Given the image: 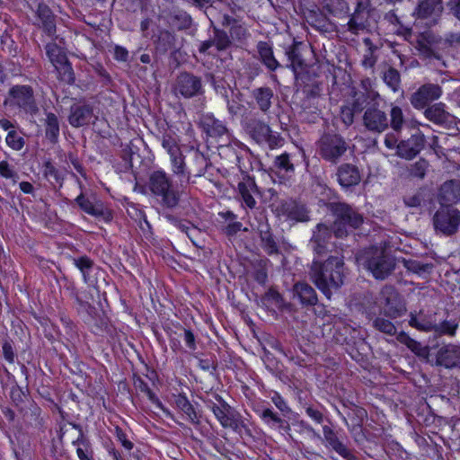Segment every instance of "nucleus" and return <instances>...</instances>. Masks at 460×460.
Wrapping results in <instances>:
<instances>
[{
    "mask_svg": "<svg viewBox=\"0 0 460 460\" xmlns=\"http://www.w3.org/2000/svg\"><path fill=\"white\" fill-rule=\"evenodd\" d=\"M312 278L316 287L330 298L332 290H337L343 284L344 262L340 255L329 257L322 265L314 262Z\"/></svg>",
    "mask_w": 460,
    "mask_h": 460,
    "instance_id": "f257e3e1",
    "label": "nucleus"
},
{
    "mask_svg": "<svg viewBox=\"0 0 460 460\" xmlns=\"http://www.w3.org/2000/svg\"><path fill=\"white\" fill-rule=\"evenodd\" d=\"M358 266L369 270L377 279L386 278L394 268L393 260L382 248L372 247L357 256Z\"/></svg>",
    "mask_w": 460,
    "mask_h": 460,
    "instance_id": "f03ea898",
    "label": "nucleus"
},
{
    "mask_svg": "<svg viewBox=\"0 0 460 460\" xmlns=\"http://www.w3.org/2000/svg\"><path fill=\"white\" fill-rule=\"evenodd\" d=\"M416 132L412 133L407 140L398 142V134L388 133L385 137V145L389 149H396L398 156L411 160L414 158L424 146V135L415 128Z\"/></svg>",
    "mask_w": 460,
    "mask_h": 460,
    "instance_id": "7ed1b4c3",
    "label": "nucleus"
},
{
    "mask_svg": "<svg viewBox=\"0 0 460 460\" xmlns=\"http://www.w3.org/2000/svg\"><path fill=\"white\" fill-rule=\"evenodd\" d=\"M4 105L14 112L18 111L33 115L38 111L32 90L27 85H15L12 87L4 102Z\"/></svg>",
    "mask_w": 460,
    "mask_h": 460,
    "instance_id": "20e7f679",
    "label": "nucleus"
},
{
    "mask_svg": "<svg viewBox=\"0 0 460 460\" xmlns=\"http://www.w3.org/2000/svg\"><path fill=\"white\" fill-rule=\"evenodd\" d=\"M333 210L336 215L333 232L337 237L348 234L349 231L358 228L363 223L362 217L348 205L336 204Z\"/></svg>",
    "mask_w": 460,
    "mask_h": 460,
    "instance_id": "39448f33",
    "label": "nucleus"
},
{
    "mask_svg": "<svg viewBox=\"0 0 460 460\" xmlns=\"http://www.w3.org/2000/svg\"><path fill=\"white\" fill-rule=\"evenodd\" d=\"M47 55L56 68L61 80L71 84L74 82V73L67 61L64 49L56 43H49L46 47Z\"/></svg>",
    "mask_w": 460,
    "mask_h": 460,
    "instance_id": "423d86ee",
    "label": "nucleus"
},
{
    "mask_svg": "<svg viewBox=\"0 0 460 460\" xmlns=\"http://www.w3.org/2000/svg\"><path fill=\"white\" fill-rule=\"evenodd\" d=\"M149 186L154 194L162 197L167 207L172 208L177 204V195L170 190V183L164 172H154L149 179Z\"/></svg>",
    "mask_w": 460,
    "mask_h": 460,
    "instance_id": "0eeeda50",
    "label": "nucleus"
},
{
    "mask_svg": "<svg viewBox=\"0 0 460 460\" xmlns=\"http://www.w3.org/2000/svg\"><path fill=\"white\" fill-rule=\"evenodd\" d=\"M460 224V212L453 208L442 207L434 217V226L437 230L451 234L456 231Z\"/></svg>",
    "mask_w": 460,
    "mask_h": 460,
    "instance_id": "6e6552de",
    "label": "nucleus"
},
{
    "mask_svg": "<svg viewBox=\"0 0 460 460\" xmlns=\"http://www.w3.org/2000/svg\"><path fill=\"white\" fill-rule=\"evenodd\" d=\"M378 303L383 306L385 313L391 317L400 316L406 310L400 296L393 287H385L381 290Z\"/></svg>",
    "mask_w": 460,
    "mask_h": 460,
    "instance_id": "1a4fd4ad",
    "label": "nucleus"
},
{
    "mask_svg": "<svg viewBox=\"0 0 460 460\" xmlns=\"http://www.w3.org/2000/svg\"><path fill=\"white\" fill-rule=\"evenodd\" d=\"M443 11L441 0H419L414 15L427 26L437 22Z\"/></svg>",
    "mask_w": 460,
    "mask_h": 460,
    "instance_id": "9d476101",
    "label": "nucleus"
},
{
    "mask_svg": "<svg viewBox=\"0 0 460 460\" xmlns=\"http://www.w3.org/2000/svg\"><path fill=\"white\" fill-rule=\"evenodd\" d=\"M346 150V144L340 136H324L321 139L320 152L325 160L336 161Z\"/></svg>",
    "mask_w": 460,
    "mask_h": 460,
    "instance_id": "9b49d317",
    "label": "nucleus"
},
{
    "mask_svg": "<svg viewBox=\"0 0 460 460\" xmlns=\"http://www.w3.org/2000/svg\"><path fill=\"white\" fill-rule=\"evenodd\" d=\"M371 13L368 0H358L357 8L348 22L349 30L353 33L370 26Z\"/></svg>",
    "mask_w": 460,
    "mask_h": 460,
    "instance_id": "f8f14e48",
    "label": "nucleus"
},
{
    "mask_svg": "<svg viewBox=\"0 0 460 460\" xmlns=\"http://www.w3.org/2000/svg\"><path fill=\"white\" fill-rule=\"evenodd\" d=\"M279 217H284L286 220L294 222H305L309 220L308 211L304 205L295 200H288L281 203L279 208H276Z\"/></svg>",
    "mask_w": 460,
    "mask_h": 460,
    "instance_id": "ddd939ff",
    "label": "nucleus"
},
{
    "mask_svg": "<svg viewBox=\"0 0 460 460\" xmlns=\"http://www.w3.org/2000/svg\"><path fill=\"white\" fill-rule=\"evenodd\" d=\"M442 94L441 88L437 84H424L411 97V103L416 109H423L429 102L438 99Z\"/></svg>",
    "mask_w": 460,
    "mask_h": 460,
    "instance_id": "4468645a",
    "label": "nucleus"
},
{
    "mask_svg": "<svg viewBox=\"0 0 460 460\" xmlns=\"http://www.w3.org/2000/svg\"><path fill=\"white\" fill-rule=\"evenodd\" d=\"M364 124L368 130L383 132L388 127V120L385 113L376 108H369L364 114Z\"/></svg>",
    "mask_w": 460,
    "mask_h": 460,
    "instance_id": "2eb2a0df",
    "label": "nucleus"
},
{
    "mask_svg": "<svg viewBox=\"0 0 460 460\" xmlns=\"http://www.w3.org/2000/svg\"><path fill=\"white\" fill-rule=\"evenodd\" d=\"M437 364L445 367L460 368V346L448 344L440 348L437 355Z\"/></svg>",
    "mask_w": 460,
    "mask_h": 460,
    "instance_id": "dca6fc26",
    "label": "nucleus"
},
{
    "mask_svg": "<svg viewBox=\"0 0 460 460\" xmlns=\"http://www.w3.org/2000/svg\"><path fill=\"white\" fill-rule=\"evenodd\" d=\"M442 44L445 43L440 40H438L429 32L420 34L417 40V48L419 51L427 58L434 57L438 58V50Z\"/></svg>",
    "mask_w": 460,
    "mask_h": 460,
    "instance_id": "f3484780",
    "label": "nucleus"
},
{
    "mask_svg": "<svg viewBox=\"0 0 460 460\" xmlns=\"http://www.w3.org/2000/svg\"><path fill=\"white\" fill-rule=\"evenodd\" d=\"M424 114L429 120L445 127H448L455 122V117L446 111V106L442 102L429 107Z\"/></svg>",
    "mask_w": 460,
    "mask_h": 460,
    "instance_id": "a211bd4d",
    "label": "nucleus"
},
{
    "mask_svg": "<svg viewBox=\"0 0 460 460\" xmlns=\"http://www.w3.org/2000/svg\"><path fill=\"white\" fill-rule=\"evenodd\" d=\"M439 202L442 207L460 200V181H446L439 190Z\"/></svg>",
    "mask_w": 460,
    "mask_h": 460,
    "instance_id": "6ab92c4d",
    "label": "nucleus"
},
{
    "mask_svg": "<svg viewBox=\"0 0 460 460\" xmlns=\"http://www.w3.org/2000/svg\"><path fill=\"white\" fill-rule=\"evenodd\" d=\"M295 172V167L288 154H282L274 161V173L279 177L278 182L283 183L289 180Z\"/></svg>",
    "mask_w": 460,
    "mask_h": 460,
    "instance_id": "aec40b11",
    "label": "nucleus"
},
{
    "mask_svg": "<svg viewBox=\"0 0 460 460\" xmlns=\"http://www.w3.org/2000/svg\"><path fill=\"white\" fill-rule=\"evenodd\" d=\"M193 1L198 6L201 7V8H205V13L211 22H213V19L219 20V17H217V10H219L220 13H223L224 20L227 19V14L225 12L229 7V4L226 0H193Z\"/></svg>",
    "mask_w": 460,
    "mask_h": 460,
    "instance_id": "412c9836",
    "label": "nucleus"
},
{
    "mask_svg": "<svg viewBox=\"0 0 460 460\" xmlns=\"http://www.w3.org/2000/svg\"><path fill=\"white\" fill-rule=\"evenodd\" d=\"M338 181L343 188H349L359 183L361 180L358 168L350 164H343L338 170Z\"/></svg>",
    "mask_w": 460,
    "mask_h": 460,
    "instance_id": "4be33fe9",
    "label": "nucleus"
},
{
    "mask_svg": "<svg viewBox=\"0 0 460 460\" xmlns=\"http://www.w3.org/2000/svg\"><path fill=\"white\" fill-rule=\"evenodd\" d=\"M200 89V81L189 74H182L178 78L176 90L185 97L195 95Z\"/></svg>",
    "mask_w": 460,
    "mask_h": 460,
    "instance_id": "5701e85b",
    "label": "nucleus"
},
{
    "mask_svg": "<svg viewBox=\"0 0 460 460\" xmlns=\"http://www.w3.org/2000/svg\"><path fill=\"white\" fill-rule=\"evenodd\" d=\"M238 191L241 196L243 205L249 208H253L256 206L254 196L257 194L258 190L252 179L247 178L239 182Z\"/></svg>",
    "mask_w": 460,
    "mask_h": 460,
    "instance_id": "b1692460",
    "label": "nucleus"
},
{
    "mask_svg": "<svg viewBox=\"0 0 460 460\" xmlns=\"http://www.w3.org/2000/svg\"><path fill=\"white\" fill-rule=\"evenodd\" d=\"M92 114L93 111L89 105L75 104L71 108L68 120L73 127H82L90 121Z\"/></svg>",
    "mask_w": 460,
    "mask_h": 460,
    "instance_id": "393cba45",
    "label": "nucleus"
},
{
    "mask_svg": "<svg viewBox=\"0 0 460 460\" xmlns=\"http://www.w3.org/2000/svg\"><path fill=\"white\" fill-rule=\"evenodd\" d=\"M331 238L332 233L329 228L323 224L318 225L311 240L315 252L323 253L327 248L328 240Z\"/></svg>",
    "mask_w": 460,
    "mask_h": 460,
    "instance_id": "a878e982",
    "label": "nucleus"
},
{
    "mask_svg": "<svg viewBox=\"0 0 460 460\" xmlns=\"http://www.w3.org/2000/svg\"><path fill=\"white\" fill-rule=\"evenodd\" d=\"M200 124L203 129L210 137H222L226 133L225 125L220 120L215 119L213 115H204L200 119Z\"/></svg>",
    "mask_w": 460,
    "mask_h": 460,
    "instance_id": "bb28decb",
    "label": "nucleus"
},
{
    "mask_svg": "<svg viewBox=\"0 0 460 460\" xmlns=\"http://www.w3.org/2000/svg\"><path fill=\"white\" fill-rule=\"evenodd\" d=\"M390 117L391 127L395 131L396 135L402 130L403 126L411 129H414L419 127V123L416 120H404L402 111L397 106L392 108Z\"/></svg>",
    "mask_w": 460,
    "mask_h": 460,
    "instance_id": "cd10ccee",
    "label": "nucleus"
},
{
    "mask_svg": "<svg viewBox=\"0 0 460 460\" xmlns=\"http://www.w3.org/2000/svg\"><path fill=\"white\" fill-rule=\"evenodd\" d=\"M294 296L304 305H314L317 301L314 289L306 283H297L295 285Z\"/></svg>",
    "mask_w": 460,
    "mask_h": 460,
    "instance_id": "c85d7f7f",
    "label": "nucleus"
},
{
    "mask_svg": "<svg viewBox=\"0 0 460 460\" xmlns=\"http://www.w3.org/2000/svg\"><path fill=\"white\" fill-rule=\"evenodd\" d=\"M258 51L262 63L271 71L276 70L279 66V63L273 56L271 46L267 42H259Z\"/></svg>",
    "mask_w": 460,
    "mask_h": 460,
    "instance_id": "c756f323",
    "label": "nucleus"
},
{
    "mask_svg": "<svg viewBox=\"0 0 460 460\" xmlns=\"http://www.w3.org/2000/svg\"><path fill=\"white\" fill-rule=\"evenodd\" d=\"M230 40L226 35V33L222 31H216L215 39L213 41H205L200 45L199 51L201 53H205L208 51L213 46L216 47L217 50L225 49L228 47Z\"/></svg>",
    "mask_w": 460,
    "mask_h": 460,
    "instance_id": "7c9ffc66",
    "label": "nucleus"
},
{
    "mask_svg": "<svg viewBox=\"0 0 460 460\" xmlns=\"http://www.w3.org/2000/svg\"><path fill=\"white\" fill-rule=\"evenodd\" d=\"M396 339L400 343L406 345L416 355L422 357V358L428 357V355H429L428 348L422 346L420 343L412 340L404 332H400L397 335Z\"/></svg>",
    "mask_w": 460,
    "mask_h": 460,
    "instance_id": "2f4dec72",
    "label": "nucleus"
},
{
    "mask_svg": "<svg viewBox=\"0 0 460 460\" xmlns=\"http://www.w3.org/2000/svg\"><path fill=\"white\" fill-rule=\"evenodd\" d=\"M364 102V95L357 98L352 107L345 106L341 108V117L342 121L348 126L353 122V117L355 112H358L362 109V102Z\"/></svg>",
    "mask_w": 460,
    "mask_h": 460,
    "instance_id": "473e14b6",
    "label": "nucleus"
},
{
    "mask_svg": "<svg viewBox=\"0 0 460 460\" xmlns=\"http://www.w3.org/2000/svg\"><path fill=\"white\" fill-rule=\"evenodd\" d=\"M213 412L221 425L225 428H234L235 421L229 414L228 410L223 406H213Z\"/></svg>",
    "mask_w": 460,
    "mask_h": 460,
    "instance_id": "72a5a7b5",
    "label": "nucleus"
},
{
    "mask_svg": "<svg viewBox=\"0 0 460 460\" xmlns=\"http://www.w3.org/2000/svg\"><path fill=\"white\" fill-rule=\"evenodd\" d=\"M59 135V123L57 116L53 113H48L46 117V136L51 140L56 141Z\"/></svg>",
    "mask_w": 460,
    "mask_h": 460,
    "instance_id": "f704fd0d",
    "label": "nucleus"
},
{
    "mask_svg": "<svg viewBox=\"0 0 460 460\" xmlns=\"http://www.w3.org/2000/svg\"><path fill=\"white\" fill-rule=\"evenodd\" d=\"M272 91L269 88H259L254 92V96L262 111H267L271 105Z\"/></svg>",
    "mask_w": 460,
    "mask_h": 460,
    "instance_id": "c9c22d12",
    "label": "nucleus"
},
{
    "mask_svg": "<svg viewBox=\"0 0 460 460\" xmlns=\"http://www.w3.org/2000/svg\"><path fill=\"white\" fill-rule=\"evenodd\" d=\"M162 146L167 151L170 156L181 152L179 140L172 136L164 135L163 137Z\"/></svg>",
    "mask_w": 460,
    "mask_h": 460,
    "instance_id": "e433bc0d",
    "label": "nucleus"
},
{
    "mask_svg": "<svg viewBox=\"0 0 460 460\" xmlns=\"http://www.w3.org/2000/svg\"><path fill=\"white\" fill-rule=\"evenodd\" d=\"M288 55V60L290 61L289 66L293 70L296 77H297L304 71V61L295 50L289 51Z\"/></svg>",
    "mask_w": 460,
    "mask_h": 460,
    "instance_id": "4c0bfd02",
    "label": "nucleus"
},
{
    "mask_svg": "<svg viewBox=\"0 0 460 460\" xmlns=\"http://www.w3.org/2000/svg\"><path fill=\"white\" fill-rule=\"evenodd\" d=\"M328 10L336 14L347 13L349 5L344 0H325Z\"/></svg>",
    "mask_w": 460,
    "mask_h": 460,
    "instance_id": "58836bf2",
    "label": "nucleus"
},
{
    "mask_svg": "<svg viewBox=\"0 0 460 460\" xmlns=\"http://www.w3.org/2000/svg\"><path fill=\"white\" fill-rule=\"evenodd\" d=\"M170 158L173 173L177 175H185V162L181 152L175 154L174 155H171Z\"/></svg>",
    "mask_w": 460,
    "mask_h": 460,
    "instance_id": "ea45409f",
    "label": "nucleus"
},
{
    "mask_svg": "<svg viewBox=\"0 0 460 460\" xmlns=\"http://www.w3.org/2000/svg\"><path fill=\"white\" fill-rule=\"evenodd\" d=\"M76 202L80 208L90 215H99L102 212V208L93 205L90 200L85 199L83 195L76 198Z\"/></svg>",
    "mask_w": 460,
    "mask_h": 460,
    "instance_id": "a19ab883",
    "label": "nucleus"
},
{
    "mask_svg": "<svg viewBox=\"0 0 460 460\" xmlns=\"http://www.w3.org/2000/svg\"><path fill=\"white\" fill-rule=\"evenodd\" d=\"M384 81L394 92H395L399 87L400 75L396 70L389 69L384 75Z\"/></svg>",
    "mask_w": 460,
    "mask_h": 460,
    "instance_id": "79ce46f5",
    "label": "nucleus"
},
{
    "mask_svg": "<svg viewBox=\"0 0 460 460\" xmlns=\"http://www.w3.org/2000/svg\"><path fill=\"white\" fill-rule=\"evenodd\" d=\"M405 267L419 275H423L425 273H428L431 270V265L429 264H420L419 261H405Z\"/></svg>",
    "mask_w": 460,
    "mask_h": 460,
    "instance_id": "37998d69",
    "label": "nucleus"
},
{
    "mask_svg": "<svg viewBox=\"0 0 460 460\" xmlns=\"http://www.w3.org/2000/svg\"><path fill=\"white\" fill-rule=\"evenodd\" d=\"M374 325L377 330L387 334H394L396 331L395 326L390 321L382 318L376 319Z\"/></svg>",
    "mask_w": 460,
    "mask_h": 460,
    "instance_id": "c03bdc74",
    "label": "nucleus"
},
{
    "mask_svg": "<svg viewBox=\"0 0 460 460\" xmlns=\"http://www.w3.org/2000/svg\"><path fill=\"white\" fill-rule=\"evenodd\" d=\"M423 190H418L412 194H409L404 198V203L408 207L416 208L421 205L423 201L424 195Z\"/></svg>",
    "mask_w": 460,
    "mask_h": 460,
    "instance_id": "a18cd8bd",
    "label": "nucleus"
},
{
    "mask_svg": "<svg viewBox=\"0 0 460 460\" xmlns=\"http://www.w3.org/2000/svg\"><path fill=\"white\" fill-rule=\"evenodd\" d=\"M0 175L7 180H10L13 183H15L17 181V174L5 161L0 162Z\"/></svg>",
    "mask_w": 460,
    "mask_h": 460,
    "instance_id": "49530a36",
    "label": "nucleus"
},
{
    "mask_svg": "<svg viewBox=\"0 0 460 460\" xmlns=\"http://www.w3.org/2000/svg\"><path fill=\"white\" fill-rule=\"evenodd\" d=\"M5 140L7 145L14 150L22 149L24 145L22 137L15 132H9Z\"/></svg>",
    "mask_w": 460,
    "mask_h": 460,
    "instance_id": "de8ad7c7",
    "label": "nucleus"
},
{
    "mask_svg": "<svg viewBox=\"0 0 460 460\" xmlns=\"http://www.w3.org/2000/svg\"><path fill=\"white\" fill-rule=\"evenodd\" d=\"M262 420L269 425L274 426L281 422V419L270 409H265L261 412Z\"/></svg>",
    "mask_w": 460,
    "mask_h": 460,
    "instance_id": "09e8293b",
    "label": "nucleus"
},
{
    "mask_svg": "<svg viewBox=\"0 0 460 460\" xmlns=\"http://www.w3.org/2000/svg\"><path fill=\"white\" fill-rule=\"evenodd\" d=\"M330 447L342 457H344V458L350 457L349 450L347 448V447L345 445H343L341 441H339V439L336 440L334 443L331 444Z\"/></svg>",
    "mask_w": 460,
    "mask_h": 460,
    "instance_id": "8fccbe9b",
    "label": "nucleus"
},
{
    "mask_svg": "<svg viewBox=\"0 0 460 460\" xmlns=\"http://www.w3.org/2000/svg\"><path fill=\"white\" fill-rule=\"evenodd\" d=\"M177 406L188 415L193 411L192 405L185 396H179L176 400Z\"/></svg>",
    "mask_w": 460,
    "mask_h": 460,
    "instance_id": "3c124183",
    "label": "nucleus"
},
{
    "mask_svg": "<svg viewBox=\"0 0 460 460\" xmlns=\"http://www.w3.org/2000/svg\"><path fill=\"white\" fill-rule=\"evenodd\" d=\"M74 263L82 271L84 276L85 275V270L92 267V261L87 257L75 259L74 260Z\"/></svg>",
    "mask_w": 460,
    "mask_h": 460,
    "instance_id": "603ef678",
    "label": "nucleus"
},
{
    "mask_svg": "<svg viewBox=\"0 0 460 460\" xmlns=\"http://www.w3.org/2000/svg\"><path fill=\"white\" fill-rule=\"evenodd\" d=\"M323 433L324 440L328 443L329 446L338 440L335 433L329 426H323Z\"/></svg>",
    "mask_w": 460,
    "mask_h": 460,
    "instance_id": "864d4df0",
    "label": "nucleus"
},
{
    "mask_svg": "<svg viewBox=\"0 0 460 460\" xmlns=\"http://www.w3.org/2000/svg\"><path fill=\"white\" fill-rule=\"evenodd\" d=\"M456 329V324L450 322H445L441 324L438 331L444 334L454 335Z\"/></svg>",
    "mask_w": 460,
    "mask_h": 460,
    "instance_id": "5fc2aeb1",
    "label": "nucleus"
},
{
    "mask_svg": "<svg viewBox=\"0 0 460 460\" xmlns=\"http://www.w3.org/2000/svg\"><path fill=\"white\" fill-rule=\"evenodd\" d=\"M128 56V50L120 46H116L114 49V58L119 61H126Z\"/></svg>",
    "mask_w": 460,
    "mask_h": 460,
    "instance_id": "6e6d98bb",
    "label": "nucleus"
},
{
    "mask_svg": "<svg viewBox=\"0 0 460 460\" xmlns=\"http://www.w3.org/2000/svg\"><path fill=\"white\" fill-rule=\"evenodd\" d=\"M228 110L232 114H241L244 109L243 104L237 103L234 100L227 102Z\"/></svg>",
    "mask_w": 460,
    "mask_h": 460,
    "instance_id": "4d7b16f0",
    "label": "nucleus"
},
{
    "mask_svg": "<svg viewBox=\"0 0 460 460\" xmlns=\"http://www.w3.org/2000/svg\"><path fill=\"white\" fill-rule=\"evenodd\" d=\"M184 341L190 349H196L195 337L190 330L184 331Z\"/></svg>",
    "mask_w": 460,
    "mask_h": 460,
    "instance_id": "13d9d810",
    "label": "nucleus"
},
{
    "mask_svg": "<svg viewBox=\"0 0 460 460\" xmlns=\"http://www.w3.org/2000/svg\"><path fill=\"white\" fill-rule=\"evenodd\" d=\"M306 413L315 422L321 423L323 421V414L319 411H317L314 408L308 407L306 409Z\"/></svg>",
    "mask_w": 460,
    "mask_h": 460,
    "instance_id": "bf43d9fd",
    "label": "nucleus"
},
{
    "mask_svg": "<svg viewBox=\"0 0 460 460\" xmlns=\"http://www.w3.org/2000/svg\"><path fill=\"white\" fill-rule=\"evenodd\" d=\"M3 352H4V358L9 361V362H13V349H12V346L9 344V343H4L3 345Z\"/></svg>",
    "mask_w": 460,
    "mask_h": 460,
    "instance_id": "052dcab7",
    "label": "nucleus"
},
{
    "mask_svg": "<svg viewBox=\"0 0 460 460\" xmlns=\"http://www.w3.org/2000/svg\"><path fill=\"white\" fill-rule=\"evenodd\" d=\"M449 5L454 14L460 20V0H451Z\"/></svg>",
    "mask_w": 460,
    "mask_h": 460,
    "instance_id": "680f3d73",
    "label": "nucleus"
},
{
    "mask_svg": "<svg viewBox=\"0 0 460 460\" xmlns=\"http://www.w3.org/2000/svg\"><path fill=\"white\" fill-rule=\"evenodd\" d=\"M273 402L276 407L279 409L281 411H285L288 410V405L280 396L277 395L276 397H274Z\"/></svg>",
    "mask_w": 460,
    "mask_h": 460,
    "instance_id": "e2e57ef3",
    "label": "nucleus"
},
{
    "mask_svg": "<svg viewBox=\"0 0 460 460\" xmlns=\"http://www.w3.org/2000/svg\"><path fill=\"white\" fill-rule=\"evenodd\" d=\"M20 189L24 193H31L33 191V186L28 181H22L20 183Z\"/></svg>",
    "mask_w": 460,
    "mask_h": 460,
    "instance_id": "0e129e2a",
    "label": "nucleus"
},
{
    "mask_svg": "<svg viewBox=\"0 0 460 460\" xmlns=\"http://www.w3.org/2000/svg\"><path fill=\"white\" fill-rule=\"evenodd\" d=\"M260 129L261 131V137L260 140H266L270 131V128L263 124L260 126Z\"/></svg>",
    "mask_w": 460,
    "mask_h": 460,
    "instance_id": "69168bd1",
    "label": "nucleus"
},
{
    "mask_svg": "<svg viewBox=\"0 0 460 460\" xmlns=\"http://www.w3.org/2000/svg\"><path fill=\"white\" fill-rule=\"evenodd\" d=\"M449 42L456 48H460V34L451 35Z\"/></svg>",
    "mask_w": 460,
    "mask_h": 460,
    "instance_id": "338daca9",
    "label": "nucleus"
},
{
    "mask_svg": "<svg viewBox=\"0 0 460 460\" xmlns=\"http://www.w3.org/2000/svg\"><path fill=\"white\" fill-rule=\"evenodd\" d=\"M76 452L80 460H92L91 456H89L82 448H77Z\"/></svg>",
    "mask_w": 460,
    "mask_h": 460,
    "instance_id": "774afa93",
    "label": "nucleus"
}]
</instances>
